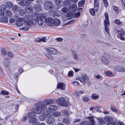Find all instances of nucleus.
<instances>
[{
	"mask_svg": "<svg viewBox=\"0 0 125 125\" xmlns=\"http://www.w3.org/2000/svg\"><path fill=\"white\" fill-rule=\"evenodd\" d=\"M36 114L33 112H30L28 115V116L29 118H32L35 116Z\"/></svg>",
	"mask_w": 125,
	"mask_h": 125,
	"instance_id": "nucleus-32",
	"label": "nucleus"
},
{
	"mask_svg": "<svg viewBox=\"0 0 125 125\" xmlns=\"http://www.w3.org/2000/svg\"><path fill=\"white\" fill-rule=\"evenodd\" d=\"M75 21L74 20H71L68 22H67L66 24H65V25H68L69 24H70L71 23H73Z\"/></svg>",
	"mask_w": 125,
	"mask_h": 125,
	"instance_id": "nucleus-53",
	"label": "nucleus"
},
{
	"mask_svg": "<svg viewBox=\"0 0 125 125\" xmlns=\"http://www.w3.org/2000/svg\"><path fill=\"white\" fill-rule=\"evenodd\" d=\"M56 102L61 106L67 107L68 105L67 102L63 97H61L57 100Z\"/></svg>",
	"mask_w": 125,
	"mask_h": 125,
	"instance_id": "nucleus-8",
	"label": "nucleus"
},
{
	"mask_svg": "<svg viewBox=\"0 0 125 125\" xmlns=\"http://www.w3.org/2000/svg\"><path fill=\"white\" fill-rule=\"evenodd\" d=\"M1 93L2 94L4 95H8L9 94V93L8 92L5 91H2Z\"/></svg>",
	"mask_w": 125,
	"mask_h": 125,
	"instance_id": "nucleus-50",
	"label": "nucleus"
},
{
	"mask_svg": "<svg viewBox=\"0 0 125 125\" xmlns=\"http://www.w3.org/2000/svg\"><path fill=\"white\" fill-rule=\"evenodd\" d=\"M73 72L72 71H70L68 72V75L69 76L72 77L73 75Z\"/></svg>",
	"mask_w": 125,
	"mask_h": 125,
	"instance_id": "nucleus-51",
	"label": "nucleus"
},
{
	"mask_svg": "<svg viewBox=\"0 0 125 125\" xmlns=\"http://www.w3.org/2000/svg\"><path fill=\"white\" fill-rule=\"evenodd\" d=\"M57 87L58 88L64 90L65 88V85L64 83H58Z\"/></svg>",
	"mask_w": 125,
	"mask_h": 125,
	"instance_id": "nucleus-16",
	"label": "nucleus"
},
{
	"mask_svg": "<svg viewBox=\"0 0 125 125\" xmlns=\"http://www.w3.org/2000/svg\"><path fill=\"white\" fill-rule=\"evenodd\" d=\"M66 16L67 17H70L72 16H73V14L71 13H69L67 14Z\"/></svg>",
	"mask_w": 125,
	"mask_h": 125,
	"instance_id": "nucleus-62",
	"label": "nucleus"
},
{
	"mask_svg": "<svg viewBox=\"0 0 125 125\" xmlns=\"http://www.w3.org/2000/svg\"><path fill=\"white\" fill-rule=\"evenodd\" d=\"M9 22L11 23L15 22V20L13 18H10L9 20Z\"/></svg>",
	"mask_w": 125,
	"mask_h": 125,
	"instance_id": "nucleus-54",
	"label": "nucleus"
},
{
	"mask_svg": "<svg viewBox=\"0 0 125 125\" xmlns=\"http://www.w3.org/2000/svg\"><path fill=\"white\" fill-rule=\"evenodd\" d=\"M94 118V116H89L88 118L90 119L89 120L90 121V123L89 125H95V123L94 122V119H92Z\"/></svg>",
	"mask_w": 125,
	"mask_h": 125,
	"instance_id": "nucleus-21",
	"label": "nucleus"
},
{
	"mask_svg": "<svg viewBox=\"0 0 125 125\" xmlns=\"http://www.w3.org/2000/svg\"><path fill=\"white\" fill-rule=\"evenodd\" d=\"M1 52L2 54L3 55H5L7 54V52L4 48H2L1 49Z\"/></svg>",
	"mask_w": 125,
	"mask_h": 125,
	"instance_id": "nucleus-35",
	"label": "nucleus"
},
{
	"mask_svg": "<svg viewBox=\"0 0 125 125\" xmlns=\"http://www.w3.org/2000/svg\"><path fill=\"white\" fill-rule=\"evenodd\" d=\"M84 1L83 0H81L79 1L78 3V4L79 6L81 7L84 4Z\"/></svg>",
	"mask_w": 125,
	"mask_h": 125,
	"instance_id": "nucleus-45",
	"label": "nucleus"
},
{
	"mask_svg": "<svg viewBox=\"0 0 125 125\" xmlns=\"http://www.w3.org/2000/svg\"><path fill=\"white\" fill-rule=\"evenodd\" d=\"M32 10V9L31 8H28L27 7L25 8V11L28 13L31 12Z\"/></svg>",
	"mask_w": 125,
	"mask_h": 125,
	"instance_id": "nucleus-38",
	"label": "nucleus"
},
{
	"mask_svg": "<svg viewBox=\"0 0 125 125\" xmlns=\"http://www.w3.org/2000/svg\"><path fill=\"white\" fill-rule=\"evenodd\" d=\"M115 31L116 33H117L120 35V39L122 40H124L125 39L124 35L125 33L123 31L119 28L117 27L115 29Z\"/></svg>",
	"mask_w": 125,
	"mask_h": 125,
	"instance_id": "nucleus-6",
	"label": "nucleus"
},
{
	"mask_svg": "<svg viewBox=\"0 0 125 125\" xmlns=\"http://www.w3.org/2000/svg\"><path fill=\"white\" fill-rule=\"evenodd\" d=\"M115 22L117 24H121L122 23L121 21H120L118 19H116L115 20Z\"/></svg>",
	"mask_w": 125,
	"mask_h": 125,
	"instance_id": "nucleus-47",
	"label": "nucleus"
},
{
	"mask_svg": "<svg viewBox=\"0 0 125 125\" xmlns=\"http://www.w3.org/2000/svg\"><path fill=\"white\" fill-rule=\"evenodd\" d=\"M37 19H32L31 21H30V22L31 23V24L34 25H36L37 23Z\"/></svg>",
	"mask_w": 125,
	"mask_h": 125,
	"instance_id": "nucleus-30",
	"label": "nucleus"
},
{
	"mask_svg": "<svg viewBox=\"0 0 125 125\" xmlns=\"http://www.w3.org/2000/svg\"><path fill=\"white\" fill-rule=\"evenodd\" d=\"M46 56L50 60H52V56L49 54H46Z\"/></svg>",
	"mask_w": 125,
	"mask_h": 125,
	"instance_id": "nucleus-60",
	"label": "nucleus"
},
{
	"mask_svg": "<svg viewBox=\"0 0 125 125\" xmlns=\"http://www.w3.org/2000/svg\"><path fill=\"white\" fill-rule=\"evenodd\" d=\"M46 109L45 108L44 105L39 102L35 109L34 111L36 114H41L43 111Z\"/></svg>",
	"mask_w": 125,
	"mask_h": 125,
	"instance_id": "nucleus-1",
	"label": "nucleus"
},
{
	"mask_svg": "<svg viewBox=\"0 0 125 125\" xmlns=\"http://www.w3.org/2000/svg\"><path fill=\"white\" fill-rule=\"evenodd\" d=\"M62 12L64 13H67L68 12V9L66 7H64L63 8L62 10Z\"/></svg>",
	"mask_w": 125,
	"mask_h": 125,
	"instance_id": "nucleus-46",
	"label": "nucleus"
},
{
	"mask_svg": "<svg viewBox=\"0 0 125 125\" xmlns=\"http://www.w3.org/2000/svg\"><path fill=\"white\" fill-rule=\"evenodd\" d=\"M31 3L29 0H22L19 2V4L23 6H27L29 5Z\"/></svg>",
	"mask_w": 125,
	"mask_h": 125,
	"instance_id": "nucleus-13",
	"label": "nucleus"
},
{
	"mask_svg": "<svg viewBox=\"0 0 125 125\" xmlns=\"http://www.w3.org/2000/svg\"><path fill=\"white\" fill-rule=\"evenodd\" d=\"M24 18L23 17H19L17 19L16 21L17 26L20 27L22 26L23 24V22L24 21Z\"/></svg>",
	"mask_w": 125,
	"mask_h": 125,
	"instance_id": "nucleus-9",
	"label": "nucleus"
},
{
	"mask_svg": "<svg viewBox=\"0 0 125 125\" xmlns=\"http://www.w3.org/2000/svg\"><path fill=\"white\" fill-rule=\"evenodd\" d=\"M94 6L96 11H97L99 7V3L98 0H94Z\"/></svg>",
	"mask_w": 125,
	"mask_h": 125,
	"instance_id": "nucleus-22",
	"label": "nucleus"
},
{
	"mask_svg": "<svg viewBox=\"0 0 125 125\" xmlns=\"http://www.w3.org/2000/svg\"><path fill=\"white\" fill-rule=\"evenodd\" d=\"M23 26L20 28L21 30H23L24 31H28L29 30L31 26L30 21H24Z\"/></svg>",
	"mask_w": 125,
	"mask_h": 125,
	"instance_id": "nucleus-4",
	"label": "nucleus"
},
{
	"mask_svg": "<svg viewBox=\"0 0 125 125\" xmlns=\"http://www.w3.org/2000/svg\"><path fill=\"white\" fill-rule=\"evenodd\" d=\"M34 7L35 10L37 11L41 10L42 9V7L39 4H35Z\"/></svg>",
	"mask_w": 125,
	"mask_h": 125,
	"instance_id": "nucleus-26",
	"label": "nucleus"
},
{
	"mask_svg": "<svg viewBox=\"0 0 125 125\" xmlns=\"http://www.w3.org/2000/svg\"><path fill=\"white\" fill-rule=\"evenodd\" d=\"M6 7L9 9H10L13 6L12 3L9 1H7L5 3Z\"/></svg>",
	"mask_w": 125,
	"mask_h": 125,
	"instance_id": "nucleus-24",
	"label": "nucleus"
},
{
	"mask_svg": "<svg viewBox=\"0 0 125 125\" xmlns=\"http://www.w3.org/2000/svg\"><path fill=\"white\" fill-rule=\"evenodd\" d=\"M19 14L21 16H24L25 15V12L24 10L22 9H20L18 11Z\"/></svg>",
	"mask_w": 125,
	"mask_h": 125,
	"instance_id": "nucleus-28",
	"label": "nucleus"
},
{
	"mask_svg": "<svg viewBox=\"0 0 125 125\" xmlns=\"http://www.w3.org/2000/svg\"><path fill=\"white\" fill-rule=\"evenodd\" d=\"M0 21L2 22H8V20L7 18H0Z\"/></svg>",
	"mask_w": 125,
	"mask_h": 125,
	"instance_id": "nucleus-44",
	"label": "nucleus"
},
{
	"mask_svg": "<svg viewBox=\"0 0 125 125\" xmlns=\"http://www.w3.org/2000/svg\"><path fill=\"white\" fill-rule=\"evenodd\" d=\"M53 21L54 26H58L61 23V21L59 19H54L53 20Z\"/></svg>",
	"mask_w": 125,
	"mask_h": 125,
	"instance_id": "nucleus-23",
	"label": "nucleus"
},
{
	"mask_svg": "<svg viewBox=\"0 0 125 125\" xmlns=\"http://www.w3.org/2000/svg\"><path fill=\"white\" fill-rule=\"evenodd\" d=\"M10 59L7 58L4 59L3 61V65L6 68H9L10 66Z\"/></svg>",
	"mask_w": 125,
	"mask_h": 125,
	"instance_id": "nucleus-11",
	"label": "nucleus"
},
{
	"mask_svg": "<svg viewBox=\"0 0 125 125\" xmlns=\"http://www.w3.org/2000/svg\"><path fill=\"white\" fill-rule=\"evenodd\" d=\"M54 102L53 99H44L43 102H40L42 104L44 105V106L45 107V108L47 109V106L53 103Z\"/></svg>",
	"mask_w": 125,
	"mask_h": 125,
	"instance_id": "nucleus-7",
	"label": "nucleus"
},
{
	"mask_svg": "<svg viewBox=\"0 0 125 125\" xmlns=\"http://www.w3.org/2000/svg\"><path fill=\"white\" fill-rule=\"evenodd\" d=\"M110 110L112 111L115 113L118 112V109L114 107H111L110 108Z\"/></svg>",
	"mask_w": 125,
	"mask_h": 125,
	"instance_id": "nucleus-33",
	"label": "nucleus"
},
{
	"mask_svg": "<svg viewBox=\"0 0 125 125\" xmlns=\"http://www.w3.org/2000/svg\"><path fill=\"white\" fill-rule=\"evenodd\" d=\"M6 9V7L5 5L2 4L0 6V10H5Z\"/></svg>",
	"mask_w": 125,
	"mask_h": 125,
	"instance_id": "nucleus-37",
	"label": "nucleus"
},
{
	"mask_svg": "<svg viewBox=\"0 0 125 125\" xmlns=\"http://www.w3.org/2000/svg\"><path fill=\"white\" fill-rule=\"evenodd\" d=\"M5 15L6 17H11L12 16V13L11 11L9 9H7L5 11Z\"/></svg>",
	"mask_w": 125,
	"mask_h": 125,
	"instance_id": "nucleus-17",
	"label": "nucleus"
},
{
	"mask_svg": "<svg viewBox=\"0 0 125 125\" xmlns=\"http://www.w3.org/2000/svg\"><path fill=\"white\" fill-rule=\"evenodd\" d=\"M46 38L45 37H43L42 38L39 39L38 40V42H46Z\"/></svg>",
	"mask_w": 125,
	"mask_h": 125,
	"instance_id": "nucleus-43",
	"label": "nucleus"
},
{
	"mask_svg": "<svg viewBox=\"0 0 125 125\" xmlns=\"http://www.w3.org/2000/svg\"><path fill=\"white\" fill-rule=\"evenodd\" d=\"M56 3L58 5H59V3H61L62 0H55Z\"/></svg>",
	"mask_w": 125,
	"mask_h": 125,
	"instance_id": "nucleus-55",
	"label": "nucleus"
},
{
	"mask_svg": "<svg viewBox=\"0 0 125 125\" xmlns=\"http://www.w3.org/2000/svg\"><path fill=\"white\" fill-rule=\"evenodd\" d=\"M4 14V11L0 10V16H3Z\"/></svg>",
	"mask_w": 125,
	"mask_h": 125,
	"instance_id": "nucleus-59",
	"label": "nucleus"
},
{
	"mask_svg": "<svg viewBox=\"0 0 125 125\" xmlns=\"http://www.w3.org/2000/svg\"><path fill=\"white\" fill-rule=\"evenodd\" d=\"M57 41L58 42H61L62 41L63 39L62 38H58L56 39Z\"/></svg>",
	"mask_w": 125,
	"mask_h": 125,
	"instance_id": "nucleus-61",
	"label": "nucleus"
},
{
	"mask_svg": "<svg viewBox=\"0 0 125 125\" xmlns=\"http://www.w3.org/2000/svg\"><path fill=\"white\" fill-rule=\"evenodd\" d=\"M31 16L28 14L25 16V18H26V19H27L28 20H30L31 19Z\"/></svg>",
	"mask_w": 125,
	"mask_h": 125,
	"instance_id": "nucleus-56",
	"label": "nucleus"
},
{
	"mask_svg": "<svg viewBox=\"0 0 125 125\" xmlns=\"http://www.w3.org/2000/svg\"><path fill=\"white\" fill-rule=\"evenodd\" d=\"M46 18L45 13H42L38 15L36 18L37 19V23L38 25L41 26L44 23V21L43 19H44Z\"/></svg>",
	"mask_w": 125,
	"mask_h": 125,
	"instance_id": "nucleus-2",
	"label": "nucleus"
},
{
	"mask_svg": "<svg viewBox=\"0 0 125 125\" xmlns=\"http://www.w3.org/2000/svg\"><path fill=\"white\" fill-rule=\"evenodd\" d=\"M83 100L85 102H87L89 100V99L88 97H84L83 98Z\"/></svg>",
	"mask_w": 125,
	"mask_h": 125,
	"instance_id": "nucleus-57",
	"label": "nucleus"
},
{
	"mask_svg": "<svg viewBox=\"0 0 125 125\" xmlns=\"http://www.w3.org/2000/svg\"><path fill=\"white\" fill-rule=\"evenodd\" d=\"M63 122L67 125H68L70 123V121L68 119H64L63 120Z\"/></svg>",
	"mask_w": 125,
	"mask_h": 125,
	"instance_id": "nucleus-36",
	"label": "nucleus"
},
{
	"mask_svg": "<svg viewBox=\"0 0 125 125\" xmlns=\"http://www.w3.org/2000/svg\"><path fill=\"white\" fill-rule=\"evenodd\" d=\"M54 119L53 117L51 116L48 117L46 120L47 123L49 125L52 124L54 123Z\"/></svg>",
	"mask_w": 125,
	"mask_h": 125,
	"instance_id": "nucleus-14",
	"label": "nucleus"
},
{
	"mask_svg": "<svg viewBox=\"0 0 125 125\" xmlns=\"http://www.w3.org/2000/svg\"><path fill=\"white\" fill-rule=\"evenodd\" d=\"M46 50L48 52L51 54H56L58 52L54 48L52 47H48L46 49Z\"/></svg>",
	"mask_w": 125,
	"mask_h": 125,
	"instance_id": "nucleus-12",
	"label": "nucleus"
},
{
	"mask_svg": "<svg viewBox=\"0 0 125 125\" xmlns=\"http://www.w3.org/2000/svg\"><path fill=\"white\" fill-rule=\"evenodd\" d=\"M113 9L115 11L116 13H118V11L117 9V8L116 6H113Z\"/></svg>",
	"mask_w": 125,
	"mask_h": 125,
	"instance_id": "nucleus-58",
	"label": "nucleus"
},
{
	"mask_svg": "<svg viewBox=\"0 0 125 125\" xmlns=\"http://www.w3.org/2000/svg\"><path fill=\"white\" fill-rule=\"evenodd\" d=\"M57 107L55 105H51L48 108V111L50 113L56 110H57Z\"/></svg>",
	"mask_w": 125,
	"mask_h": 125,
	"instance_id": "nucleus-15",
	"label": "nucleus"
},
{
	"mask_svg": "<svg viewBox=\"0 0 125 125\" xmlns=\"http://www.w3.org/2000/svg\"><path fill=\"white\" fill-rule=\"evenodd\" d=\"M54 7V4L50 1H47L44 4V8L46 10L50 11L52 10Z\"/></svg>",
	"mask_w": 125,
	"mask_h": 125,
	"instance_id": "nucleus-3",
	"label": "nucleus"
},
{
	"mask_svg": "<svg viewBox=\"0 0 125 125\" xmlns=\"http://www.w3.org/2000/svg\"><path fill=\"white\" fill-rule=\"evenodd\" d=\"M105 121L107 122H110L113 121V119L112 117L110 115H106L105 116L104 118Z\"/></svg>",
	"mask_w": 125,
	"mask_h": 125,
	"instance_id": "nucleus-20",
	"label": "nucleus"
},
{
	"mask_svg": "<svg viewBox=\"0 0 125 125\" xmlns=\"http://www.w3.org/2000/svg\"><path fill=\"white\" fill-rule=\"evenodd\" d=\"M98 120L99 123L100 124L102 125L105 124L104 121L103 119L101 118H98Z\"/></svg>",
	"mask_w": 125,
	"mask_h": 125,
	"instance_id": "nucleus-41",
	"label": "nucleus"
},
{
	"mask_svg": "<svg viewBox=\"0 0 125 125\" xmlns=\"http://www.w3.org/2000/svg\"><path fill=\"white\" fill-rule=\"evenodd\" d=\"M53 115L55 116L59 117L60 116L61 114L59 112L56 111L53 113Z\"/></svg>",
	"mask_w": 125,
	"mask_h": 125,
	"instance_id": "nucleus-42",
	"label": "nucleus"
},
{
	"mask_svg": "<svg viewBox=\"0 0 125 125\" xmlns=\"http://www.w3.org/2000/svg\"><path fill=\"white\" fill-rule=\"evenodd\" d=\"M53 20L51 17H49L45 19V22L49 26H54L53 23Z\"/></svg>",
	"mask_w": 125,
	"mask_h": 125,
	"instance_id": "nucleus-10",
	"label": "nucleus"
},
{
	"mask_svg": "<svg viewBox=\"0 0 125 125\" xmlns=\"http://www.w3.org/2000/svg\"><path fill=\"white\" fill-rule=\"evenodd\" d=\"M31 118L29 120L30 123L33 124L37 121V119L35 117Z\"/></svg>",
	"mask_w": 125,
	"mask_h": 125,
	"instance_id": "nucleus-29",
	"label": "nucleus"
},
{
	"mask_svg": "<svg viewBox=\"0 0 125 125\" xmlns=\"http://www.w3.org/2000/svg\"><path fill=\"white\" fill-rule=\"evenodd\" d=\"M80 12H77L76 13H74L73 14V16L75 18H77L80 16Z\"/></svg>",
	"mask_w": 125,
	"mask_h": 125,
	"instance_id": "nucleus-39",
	"label": "nucleus"
},
{
	"mask_svg": "<svg viewBox=\"0 0 125 125\" xmlns=\"http://www.w3.org/2000/svg\"><path fill=\"white\" fill-rule=\"evenodd\" d=\"M115 69L119 72L125 71V68H123L119 65L116 66L115 68Z\"/></svg>",
	"mask_w": 125,
	"mask_h": 125,
	"instance_id": "nucleus-19",
	"label": "nucleus"
},
{
	"mask_svg": "<svg viewBox=\"0 0 125 125\" xmlns=\"http://www.w3.org/2000/svg\"><path fill=\"white\" fill-rule=\"evenodd\" d=\"M103 2L104 5L106 7H107L108 6V3L106 0H103Z\"/></svg>",
	"mask_w": 125,
	"mask_h": 125,
	"instance_id": "nucleus-48",
	"label": "nucleus"
},
{
	"mask_svg": "<svg viewBox=\"0 0 125 125\" xmlns=\"http://www.w3.org/2000/svg\"><path fill=\"white\" fill-rule=\"evenodd\" d=\"M18 7L17 5H14L12 8V11L14 12H17L18 10Z\"/></svg>",
	"mask_w": 125,
	"mask_h": 125,
	"instance_id": "nucleus-34",
	"label": "nucleus"
},
{
	"mask_svg": "<svg viewBox=\"0 0 125 125\" xmlns=\"http://www.w3.org/2000/svg\"><path fill=\"white\" fill-rule=\"evenodd\" d=\"M101 59L102 62H103L105 64H109V61L105 57L102 56Z\"/></svg>",
	"mask_w": 125,
	"mask_h": 125,
	"instance_id": "nucleus-27",
	"label": "nucleus"
},
{
	"mask_svg": "<svg viewBox=\"0 0 125 125\" xmlns=\"http://www.w3.org/2000/svg\"><path fill=\"white\" fill-rule=\"evenodd\" d=\"M112 73L110 71H107L106 72V74L107 75L109 76L112 74Z\"/></svg>",
	"mask_w": 125,
	"mask_h": 125,
	"instance_id": "nucleus-63",
	"label": "nucleus"
},
{
	"mask_svg": "<svg viewBox=\"0 0 125 125\" xmlns=\"http://www.w3.org/2000/svg\"><path fill=\"white\" fill-rule=\"evenodd\" d=\"M89 122L87 121H85L81 123L80 125H89Z\"/></svg>",
	"mask_w": 125,
	"mask_h": 125,
	"instance_id": "nucleus-49",
	"label": "nucleus"
},
{
	"mask_svg": "<svg viewBox=\"0 0 125 125\" xmlns=\"http://www.w3.org/2000/svg\"><path fill=\"white\" fill-rule=\"evenodd\" d=\"M91 97L94 100H96L98 98L99 96L97 94L94 93L91 95Z\"/></svg>",
	"mask_w": 125,
	"mask_h": 125,
	"instance_id": "nucleus-31",
	"label": "nucleus"
},
{
	"mask_svg": "<svg viewBox=\"0 0 125 125\" xmlns=\"http://www.w3.org/2000/svg\"><path fill=\"white\" fill-rule=\"evenodd\" d=\"M81 78L83 82L84 83L87 81L89 80V78L86 74H83L81 76Z\"/></svg>",
	"mask_w": 125,
	"mask_h": 125,
	"instance_id": "nucleus-18",
	"label": "nucleus"
},
{
	"mask_svg": "<svg viewBox=\"0 0 125 125\" xmlns=\"http://www.w3.org/2000/svg\"><path fill=\"white\" fill-rule=\"evenodd\" d=\"M76 6L75 4H73L69 7L70 10L72 11H75L76 9Z\"/></svg>",
	"mask_w": 125,
	"mask_h": 125,
	"instance_id": "nucleus-25",
	"label": "nucleus"
},
{
	"mask_svg": "<svg viewBox=\"0 0 125 125\" xmlns=\"http://www.w3.org/2000/svg\"><path fill=\"white\" fill-rule=\"evenodd\" d=\"M104 15L106 18V19L104 21L105 30L107 33H109V30L108 27L109 26L110 23L108 15L107 13H105Z\"/></svg>",
	"mask_w": 125,
	"mask_h": 125,
	"instance_id": "nucleus-5",
	"label": "nucleus"
},
{
	"mask_svg": "<svg viewBox=\"0 0 125 125\" xmlns=\"http://www.w3.org/2000/svg\"><path fill=\"white\" fill-rule=\"evenodd\" d=\"M107 125H117V124L115 122L112 121L108 123Z\"/></svg>",
	"mask_w": 125,
	"mask_h": 125,
	"instance_id": "nucleus-52",
	"label": "nucleus"
},
{
	"mask_svg": "<svg viewBox=\"0 0 125 125\" xmlns=\"http://www.w3.org/2000/svg\"><path fill=\"white\" fill-rule=\"evenodd\" d=\"M7 55L8 56L10 57H12L13 56V54L10 52H8V53H7Z\"/></svg>",
	"mask_w": 125,
	"mask_h": 125,
	"instance_id": "nucleus-64",
	"label": "nucleus"
},
{
	"mask_svg": "<svg viewBox=\"0 0 125 125\" xmlns=\"http://www.w3.org/2000/svg\"><path fill=\"white\" fill-rule=\"evenodd\" d=\"M89 11L91 15L93 16H94L95 14V12L93 9H91L89 10Z\"/></svg>",
	"mask_w": 125,
	"mask_h": 125,
	"instance_id": "nucleus-40",
	"label": "nucleus"
}]
</instances>
